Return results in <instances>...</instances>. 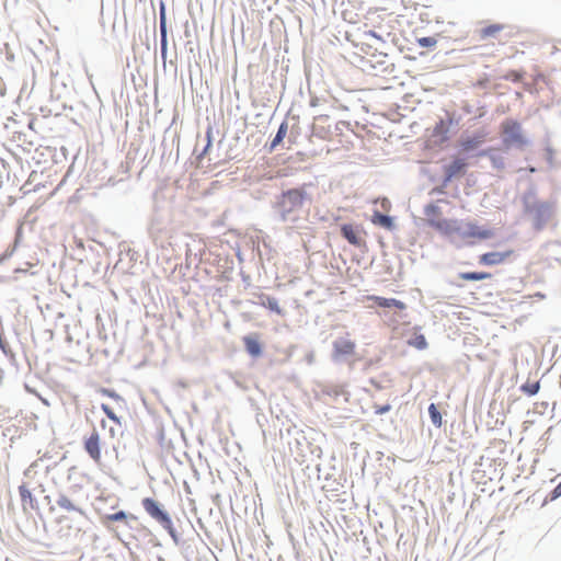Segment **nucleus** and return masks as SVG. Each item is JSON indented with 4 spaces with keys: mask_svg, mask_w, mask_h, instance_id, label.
Returning a JSON list of instances; mask_svg holds the SVG:
<instances>
[{
    "mask_svg": "<svg viewBox=\"0 0 561 561\" xmlns=\"http://www.w3.org/2000/svg\"><path fill=\"white\" fill-rule=\"evenodd\" d=\"M428 224L450 239L463 241L468 244H472L473 240H485L493 236L491 230L481 228L471 221L428 219Z\"/></svg>",
    "mask_w": 561,
    "mask_h": 561,
    "instance_id": "1",
    "label": "nucleus"
},
{
    "mask_svg": "<svg viewBox=\"0 0 561 561\" xmlns=\"http://www.w3.org/2000/svg\"><path fill=\"white\" fill-rule=\"evenodd\" d=\"M307 197L304 188H290L283 192L277 203L280 218L284 221H296L297 218L293 214L302 208Z\"/></svg>",
    "mask_w": 561,
    "mask_h": 561,
    "instance_id": "2",
    "label": "nucleus"
},
{
    "mask_svg": "<svg viewBox=\"0 0 561 561\" xmlns=\"http://www.w3.org/2000/svg\"><path fill=\"white\" fill-rule=\"evenodd\" d=\"M502 144L506 149L518 148L523 149L527 146L528 140L524 135L519 122L513 118H506L500 126Z\"/></svg>",
    "mask_w": 561,
    "mask_h": 561,
    "instance_id": "3",
    "label": "nucleus"
},
{
    "mask_svg": "<svg viewBox=\"0 0 561 561\" xmlns=\"http://www.w3.org/2000/svg\"><path fill=\"white\" fill-rule=\"evenodd\" d=\"M141 504L145 508V511L152 517L154 518L156 520H158L167 530H169V533L171 535H173V524H172V520L171 518L169 517V515L163 512L158 503L150 499V497H145L142 501H141Z\"/></svg>",
    "mask_w": 561,
    "mask_h": 561,
    "instance_id": "4",
    "label": "nucleus"
},
{
    "mask_svg": "<svg viewBox=\"0 0 561 561\" xmlns=\"http://www.w3.org/2000/svg\"><path fill=\"white\" fill-rule=\"evenodd\" d=\"M355 351L356 343L350 337V334H346V336L337 337L332 344V357L334 359L352 356L355 354Z\"/></svg>",
    "mask_w": 561,
    "mask_h": 561,
    "instance_id": "5",
    "label": "nucleus"
},
{
    "mask_svg": "<svg viewBox=\"0 0 561 561\" xmlns=\"http://www.w3.org/2000/svg\"><path fill=\"white\" fill-rule=\"evenodd\" d=\"M451 119H440L432 129L430 141L434 146H440L448 141L450 133Z\"/></svg>",
    "mask_w": 561,
    "mask_h": 561,
    "instance_id": "6",
    "label": "nucleus"
},
{
    "mask_svg": "<svg viewBox=\"0 0 561 561\" xmlns=\"http://www.w3.org/2000/svg\"><path fill=\"white\" fill-rule=\"evenodd\" d=\"M341 234L354 247L359 248L365 244V240L363 238L364 231L358 226L344 224L341 226Z\"/></svg>",
    "mask_w": 561,
    "mask_h": 561,
    "instance_id": "7",
    "label": "nucleus"
},
{
    "mask_svg": "<svg viewBox=\"0 0 561 561\" xmlns=\"http://www.w3.org/2000/svg\"><path fill=\"white\" fill-rule=\"evenodd\" d=\"M84 449L95 463L101 465V443L100 435L96 431H93V433L84 440Z\"/></svg>",
    "mask_w": 561,
    "mask_h": 561,
    "instance_id": "8",
    "label": "nucleus"
},
{
    "mask_svg": "<svg viewBox=\"0 0 561 561\" xmlns=\"http://www.w3.org/2000/svg\"><path fill=\"white\" fill-rule=\"evenodd\" d=\"M513 250L505 252H488L479 256V263L481 265L493 266L504 263L510 256L513 255Z\"/></svg>",
    "mask_w": 561,
    "mask_h": 561,
    "instance_id": "9",
    "label": "nucleus"
},
{
    "mask_svg": "<svg viewBox=\"0 0 561 561\" xmlns=\"http://www.w3.org/2000/svg\"><path fill=\"white\" fill-rule=\"evenodd\" d=\"M508 25L504 23H490L479 28L477 34L480 41H488L490 38H499L500 34L506 30Z\"/></svg>",
    "mask_w": 561,
    "mask_h": 561,
    "instance_id": "10",
    "label": "nucleus"
},
{
    "mask_svg": "<svg viewBox=\"0 0 561 561\" xmlns=\"http://www.w3.org/2000/svg\"><path fill=\"white\" fill-rule=\"evenodd\" d=\"M367 300L373 301L376 306L380 308H396L398 310H404L407 305L394 298H386L376 295H369L366 297Z\"/></svg>",
    "mask_w": 561,
    "mask_h": 561,
    "instance_id": "11",
    "label": "nucleus"
},
{
    "mask_svg": "<svg viewBox=\"0 0 561 561\" xmlns=\"http://www.w3.org/2000/svg\"><path fill=\"white\" fill-rule=\"evenodd\" d=\"M467 168V163L461 158H456L445 168L446 180H451L454 178L460 176L465 173Z\"/></svg>",
    "mask_w": 561,
    "mask_h": 561,
    "instance_id": "12",
    "label": "nucleus"
},
{
    "mask_svg": "<svg viewBox=\"0 0 561 561\" xmlns=\"http://www.w3.org/2000/svg\"><path fill=\"white\" fill-rule=\"evenodd\" d=\"M247 352L252 357H259L262 354L261 344L257 335H247L242 339Z\"/></svg>",
    "mask_w": 561,
    "mask_h": 561,
    "instance_id": "13",
    "label": "nucleus"
},
{
    "mask_svg": "<svg viewBox=\"0 0 561 561\" xmlns=\"http://www.w3.org/2000/svg\"><path fill=\"white\" fill-rule=\"evenodd\" d=\"M129 517L131 519H136L134 515H128L124 511H119L117 513L108 514L102 517V524L108 528L111 522H123L126 524Z\"/></svg>",
    "mask_w": 561,
    "mask_h": 561,
    "instance_id": "14",
    "label": "nucleus"
},
{
    "mask_svg": "<svg viewBox=\"0 0 561 561\" xmlns=\"http://www.w3.org/2000/svg\"><path fill=\"white\" fill-rule=\"evenodd\" d=\"M370 220L376 226L383 227L385 229H388V230H392L393 229L392 218L387 216V215H382V214L376 211L371 216Z\"/></svg>",
    "mask_w": 561,
    "mask_h": 561,
    "instance_id": "15",
    "label": "nucleus"
},
{
    "mask_svg": "<svg viewBox=\"0 0 561 561\" xmlns=\"http://www.w3.org/2000/svg\"><path fill=\"white\" fill-rule=\"evenodd\" d=\"M19 493H20L21 502H22L24 510L27 507L33 508L34 507V497L32 495L31 490L27 488L26 484H22L19 486Z\"/></svg>",
    "mask_w": 561,
    "mask_h": 561,
    "instance_id": "16",
    "label": "nucleus"
},
{
    "mask_svg": "<svg viewBox=\"0 0 561 561\" xmlns=\"http://www.w3.org/2000/svg\"><path fill=\"white\" fill-rule=\"evenodd\" d=\"M409 346L415 347L420 351L425 350L427 347V341L425 336L415 329L412 337L407 341Z\"/></svg>",
    "mask_w": 561,
    "mask_h": 561,
    "instance_id": "17",
    "label": "nucleus"
},
{
    "mask_svg": "<svg viewBox=\"0 0 561 561\" xmlns=\"http://www.w3.org/2000/svg\"><path fill=\"white\" fill-rule=\"evenodd\" d=\"M56 503L60 508L68 512H78L80 514L83 513L82 510L76 506L75 503L65 494L59 495Z\"/></svg>",
    "mask_w": 561,
    "mask_h": 561,
    "instance_id": "18",
    "label": "nucleus"
},
{
    "mask_svg": "<svg viewBox=\"0 0 561 561\" xmlns=\"http://www.w3.org/2000/svg\"><path fill=\"white\" fill-rule=\"evenodd\" d=\"M288 125L286 122H283L274 137V139L271 142L270 150L273 151L285 138L287 134Z\"/></svg>",
    "mask_w": 561,
    "mask_h": 561,
    "instance_id": "19",
    "label": "nucleus"
},
{
    "mask_svg": "<svg viewBox=\"0 0 561 561\" xmlns=\"http://www.w3.org/2000/svg\"><path fill=\"white\" fill-rule=\"evenodd\" d=\"M491 276V273L486 272H463L459 274V277L463 280H482Z\"/></svg>",
    "mask_w": 561,
    "mask_h": 561,
    "instance_id": "20",
    "label": "nucleus"
},
{
    "mask_svg": "<svg viewBox=\"0 0 561 561\" xmlns=\"http://www.w3.org/2000/svg\"><path fill=\"white\" fill-rule=\"evenodd\" d=\"M520 390L529 397L535 396L540 390V382L538 380L533 382L527 381L520 387Z\"/></svg>",
    "mask_w": 561,
    "mask_h": 561,
    "instance_id": "21",
    "label": "nucleus"
},
{
    "mask_svg": "<svg viewBox=\"0 0 561 561\" xmlns=\"http://www.w3.org/2000/svg\"><path fill=\"white\" fill-rule=\"evenodd\" d=\"M428 413H430L433 424H435L436 426H440L442 425V415L434 403H432L428 407Z\"/></svg>",
    "mask_w": 561,
    "mask_h": 561,
    "instance_id": "22",
    "label": "nucleus"
},
{
    "mask_svg": "<svg viewBox=\"0 0 561 561\" xmlns=\"http://www.w3.org/2000/svg\"><path fill=\"white\" fill-rule=\"evenodd\" d=\"M101 410L106 414V416L112 420L117 425H122L121 419L115 414L112 408L105 403L101 404Z\"/></svg>",
    "mask_w": 561,
    "mask_h": 561,
    "instance_id": "23",
    "label": "nucleus"
},
{
    "mask_svg": "<svg viewBox=\"0 0 561 561\" xmlns=\"http://www.w3.org/2000/svg\"><path fill=\"white\" fill-rule=\"evenodd\" d=\"M417 44L421 47H433L437 44V39L435 37H420L417 38Z\"/></svg>",
    "mask_w": 561,
    "mask_h": 561,
    "instance_id": "24",
    "label": "nucleus"
},
{
    "mask_svg": "<svg viewBox=\"0 0 561 561\" xmlns=\"http://www.w3.org/2000/svg\"><path fill=\"white\" fill-rule=\"evenodd\" d=\"M504 78L513 82H519L523 79V73L517 70H510Z\"/></svg>",
    "mask_w": 561,
    "mask_h": 561,
    "instance_id": "25",
    "label": "nucleus"
},
{
    "mask_svg": "<svg viewBox=\"0 0 561 561\" xmlns=\"http://www.w3.org/2000/svg\"><path fill=\"white\" fill-rule=\"evenodd\" d=\"M265 306L270 310L275 311L277 313H280V308H279L277 299H275V298H267V301H266Z\"/></svg>",
    "mask_w": 561,
    "mask_h": 561,
    "instance_id": "26",
    "label": "nucleus"
},
{
    "mask_svg": "<svg viewBox=\"0 0 561 561\" xmlns=\"http://www.w3.org/2000/svg\"><path fill=\"white\" fill-rule=\"evenodd\" d=\"M160 28H161V44H162V48H164L165 42H167V30H165V20H164L163 13L161 14Z\"/></svg>",
    "mask_w": 561,
    "mask_h": 561,
    "instance_id": "27",
    "label": "nucleus"
},
{
    "mask_svg": "<svg viewBox=\"0 0 561 561\" xmlns=\"http://www.w3.org/2000/svg\"><path fill=\"white\" fill-rule=\"evenodd\" d=\"M391 410V405L390 404H385V405H375V413L376 414H383V413H387Z\"/></svg>",
    "mask_w": 561,
    "mask_h": 561,
    "instance_id": "28",
    "label": "nucleus"
},
{
    "mask_svg": "<svg viewBox=\"0 0 561 561\" xmlns=\"http://www.w3.org/2000/svg\"><path fill=\"white\" fill-rule=\"evenodd\" d=\"M104 396H107L112 399H115V400H123L122 397L119 394H117L116 392L110 390V389H102L101 391Z\"/></svg>",
    "mask_w": 561,
    "mask_h": 561,
    "instance_id": "29",
    "label": "nucleus"
},
{
    "mask_svg": "<svg viewBox=\"0 0 561 561\" xmlns=\"http://www.w3.org/2000/svg\"><path fill=\"white\" fill-rule=\"evenodd\" d=\"M561 495V482L553 489V491L551 492V499L552 500H556L557 497H559Z\"/></svg>",
    "mask_w": 561,
    "mask_h": 561,
    "instance_id": "30",
    "label": "nucleus"
},
{
    "mask_svg": "<svg viewBox=\"0 0 561 561\" xmlns=\"http://www.w3.org/2000/svg\"><path fill=\"white\" fill-rule=\"evenodd\" d=\"M438 210V207L435 205H430L426 207L425 214L431 216V214H435Z\"/></svg>",
    "mask_w": 561,
    "mask_h": 561,
    "instance_id": "31",
    "label": "nucleus"
},
{
    "mask_svg": "<svg viewBox=\"0 0 561 561\" xmlns=\"http://www.w3.org/2000/svg\"><path fill=\"white\" fill-rule=\"evenodd\" d=\"M462 146L466 150H469L476 146V142H473L472 140H466L462 142Z\"/></svg>",
    "mask_w": 561,
    "mask_h": 561,
    "instance_id": "32",
    "label": "nucleus"
},
{
    "mask_svg": "<svg viewBox=\"0 0 561 561\" xmlns=\"http://www.w3.org/2000/svg\"><path fill=\"white\" fill-rule=\"evenodd\" d=\"M535 297L540 298V299H543V298H545V295H542V294H540V293H537V294L535 295Z\"/></svg>",
    "mask_w": 561,
    "mask_h": 561,
    "instance_id": "33",
    "label": "nucleus"
},
{
    "mask_svg": "<svg viewBox=\"0 0 561 561\" xmlns=\"http://www.w3.org/2000/svg\"><path fill=\"white\" fill-rule=\"evenodd\" d=\"M388 204H389V202H388L387 199H383V201H382V207H383V208H386Z\"/></svg>",
    "mask_w": 561,
    "mask_h": 561,
    "instance_id": "34",
    "label": "nucleus"
}]
</instances>
